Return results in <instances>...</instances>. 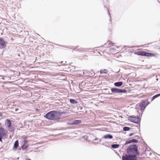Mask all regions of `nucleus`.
I'll use <instances>...</instances> for the list:
<instances>
[{
    "label": "nucleus",
    "mask_w": 160,
    "mask_h": 160,
    "mask_svg": "<svg viewBox=\"0 0 160 160\" xmlns=\"http://www.w3.org/2000/svg\"><path fill=\"white\" fill-rule=\"evenodd\" d=\"M26 140H24V142L25 143H26Z\"/></svg>",
    "instance_id": "nucleus-29"
},
{
    "label": "nucleus",
    "mask_w": 160,
    "mask_h": 160,
    "mask_svg": "<svg viewBox=\"0 0 160 160\" xmlns=\"http://www.w3.org/2000/svg\"><path fill=\"white\" fill-rule=\"evenodd\" d=\"M7 132V131L3 128H0V142H2V138L6 136Z\"/></svg>",
    "instance_id": "nucleus-4"
},
{
    "label": "nucleus",
    "mask_w": 160,
    "mask_h": 160,
    "mask_svg": "<svg viewBox=\"0 0 160 160\" xmlns=\"http://www.w3.org/2000/svg\"><path fill=\"white\" fill-rule=\"evenodd\" d=\"M127 152L129 154H136L138 155L139 154V153L138 152L136 145H130L127 149Z\"/></svg>",
    "instance_id": "nucleus-2"
},
{
    "label": "nucleus",
    "mask_w": 160,
    "mask_h": 160,
    "mask_svg": "<svg viewBox=\"0 0 160 160\" xmlns=\"http://www.w3.org/2000/svg\"><path fill=\"white\" fill-rule=\"evenodd\" d=\"M25 160H30L29 159L27 158V159H26Z\"/></svg>",
    "instance_id": "nucleus-28"
},
{
    "label": "nucleus",
    "mask_w": 160,
    "mask_h": 160,
    "mask_svg": "<svg viewBox=\"0 0 160 160\" xmlns=\"http://www.w3.org/2000/svg\"><path fill=\"white\" fill-rule=\"evenodd\" d=\"M149 104V103L148 102L147 100L143 101L139 105L138 108H140L142 111H144L145 108Z\"/></svg>",
    "instance_id": "nucleus-3"
},
{
    "label": "nucleus",
    "mask_w": 160,
    "mask_h": 160,
    "mask_svg": "<svg viewBox=\"0 0 160 160\" xmlns=\"http://www.w3.org/2000/svg\"><path fill=\"white\" fill-rule=\"evenodd\" d=\"M127 92V91L124 89H120L119 90V93H126Z\"/></svg>",
    "instance_id": "nucleus-20"
},
{
    "label": "nucleus",
    "mask_w": 160,
    "mask_h": 160,
    "mask_svg": "<svg viewBox=\"0 0 160 160\" xmlns=\"http://www.w3.org/2000/svg\"><path fill=\"white\" fill-rule=\"evenodd\" d=\"M136 54L138 55H141V51H138L137 52H136Z\"/></svg>",
    "instance_id": "nucleus-22"
},
{
    "label": "nucleus",
    "mask_w": 160,
    "mask_h": 160,
    "mask_svg": "<svg viewBox=\"0 0 160 160\" xmlns=\"http://www.w3.org/2000/svg\"><path fill=\"white\" fill-rule=\"evenodd\" d=\"M108 12H109V11L108 10ZM108 13L109 14V12H108Z\"/></svg>",
    "instance_id": "nucleus-30"
},
{
    "label": "nucleus",
    "mask_w": 160,
    "mask_h": 160,
    "mask_svg": "<svg viewBox=\"0 0 160 160\" xmlns=\"http://www.w3.org/2000/svg\"><path fill=\"white\" fill-rule=\"evenodd\" d=\"M103 138L106 139H112L113 138V136L111 135L108 134L104 135Z\"/></svg>",
    "instance_id": "nucleus-10"
},
{
    "label": "nucleus",
    "mask_w": 160,
    "mask_h": 160,
    "mask_svg": "<svg viewBox=\"0 0 160 160\" xmlns=\"http://www.w3.org/2000/svg\"><path fill=\"white\" fill-rule=\"evenodd\" d=\"M128 120L131 122L136 123H138L140 122L139 118L136 117L130 116L128 118Z\"/></svg>",
    "instance_id": "nucleus-5"
},
{
    "label": "nucleus",
    "mask_w": 160,
    "mask_h": 160,
    "mask_svg": "<svg viewBox=\"0 0 160 160\" xmlns=\"http://www.w3.org/2000/svg\"><path fill=\"white\" fill-rule=\"evenodd\" d=\"M0 77L1 78H0L1 79H4V78L3 77H2V76H0Z\"/></svg>",
    "instance_id": "nucleus-26"
},
{
    "label": "nucleus",
    "mask_w": 160,
    "mask_h": 160,
    "mask_svg": "<svg viewBox=\"0 0 160 160\" xmlns=\"http://www.w3.org/2000/svg\"><path fill=\"white\" fill-rule=\"evenodd\" d=\"M114 85L115 86L119 87L121 86L122 85V82H115Z\"/></svg>",
    "instance_id": "nucleus-13"
},
{
    "label": "nucleus",
    "mask_w": 160,
    "mask_h": 160,
    "mask_svg": "<svg viewBox=\"0 0 160 160\" xmlns=\"http://www.w3.org/2000/svg\"><path fill=\"white\" fill-rule=\"evenodd\" d=\"M70 102L72 104L77 103H78V102L76 100L73 99H70Z\"/></svg>",
    "instance_id": "nucleus-16"
},
{
    "label": "nucleus",
    "mask_w": 160,
    "mask_h": 160,
    "mask_svg": "<svg viewBox=\"0 0 160 160\" xmlns=\"http://www.w3.org/2000/svg\"><path fill=\"white\" fill-rule=\"evenodd\" d=\"M133 133H130V134H129V136H132V135H133Z\"/></svg>",
    "instance_id": "nucleus-27"
},
{
    "label": "nucleus",
    "mask_w": 160,
    "mask_h": 160,
    "mask_svg": "<svg viewBox=\"0 0 160 160\" xmlns=\"http://www.w3.org/2000/svg\"><path fill=\"white\" fill-rule=\"evenodd\" d=\"M107 72V69H102L100 71V72L101 74L106 73Z\"/></svg>",
    "instance_id": "nucleus-17"
},
{
    "label": "nucleus",
    "mask_w": 160,
    "mask_h": 160,
    "mask_svg": "<svg viewBox=\"0 0 160 160\" xmlns=\"http://www.w3.org/2000/svg\"><path fill=\"white\" fill-rule=\"evenodd\" d=\"M130 140L131 143H132V142H138V140H136L135 139H132Z\"/></svg>",
    "instance_id": "nucleus-21"
},
{
    "label": "nucleus",
    "mask_w": 160,
    "mask_h": 160,
    "mask_svg": "<svg viewBox=\"0 0 160 160\" xmlns=\"http://www.w3.org/2000/svg\"><path fill=\"white\" fill-rule=\"evenodd\" d=\"M6 42L2 38H0V48H4L6 46Z\"/></svg>",
    "instance_id": "nucleus-8"
},
{
    "label": "nucleus",
    "mask_w": 160,
    "mask_h": 160,
    "mask_svg": "<svg viewBox=\"0 0 160 160\" xmlns=\"http://www.w3.org/2000/svg\"><path fill=\"white\" fill-rule=\"evenodd\" d=\"M120 89L116 88H112L111 89V91L113 92H115L116 93H119Z\"/></svg>",
    "instance_id": "nucleus-12"
},
{
    "label": "nucleus",
    "mask_w": 160,
    "mask_h": 160,
    "mask_svg": "<svg viewBox=\"0 0 160 160\" xmlns=\"http://www.w3.org/2000/svg\"><path fill=\"white\" fill-rule=\"evenodd\" d=\"M156 98H157L155 95H154V96H153L152 97V101H153V100H154Z\"/></svg>",
    "instance_id": "nucleus-24"
},
{
    "label": "nucleus",
    "mask_w": 160,
    "mask_h": 160,
    "mask_svg": "<svg viewBox=\"0 0 160 160\" xmlns=\"http://www.w3.org/2000/svg\"><path fill=\"white\" fill-rule=\"evenodd\" d=\"M111 147L113 148H116L119 147V145L118 144H114L112 145Z\"/></svg>",
    "instance_id": "nucleus-18"
},
{
    "label": "nucleus",
    "mask_w": 160,
    "mask_h": 160,
    "mask_svg": "<svg viewBox=\"0 0 160 160\" xmlns=\"http://www.w3.org/2000/svg\"><path fill=\"white\" fill-rule=\"evenodd\" d=\"M5 126L8 128V127H10L11 125V122L9 120L7 119L5 121Z\"/></svg>",
    "instance_id": "nucleus-9"
},
{
    "label": "nucleus",
    "mask_w": 160,
    "mask_h": 160,
    "mask_svg": "<svg viewBox=\"0 0 160 160\" xmlns=\"http://www.w3.org/2000/svg\"><path fill=\"white\" fill-rule=\"evenodd\" d=\"M130 143H131V142L130 140L129 141H126L124 145H125L127 144H128Z\"/></svg>",
    "instance_id": "nucleus-23"
},
{
    "label": "nucleus",
    "mask_w": 160,
    "mask_h": 160,
    "mask_svg": "<svg viewBox=\"0 0 160 160\" xmlns=\"http://www.w3.org/2000/svg\"><path fill=\"white\" fill-rule=\"evenodd\" d=\"M81 121L80 120H75L72 121V124L74 125H77L81 123Z\"/></svg>",
    "instance_id": "nucleus-11"
},
{
    "label": "nucleus",
    "mask_w": 160,
    "mask_h": 160,
    "mask_svg": "<svg viewBox=\"0 0 160 160\" xmlns=\"http://www.w3.org/2000/svg\"><path fill=\"white\" fill-rule=\"evenodd\" d=\"M130 129V128L129 127H125L123 128V130L124 131H128Z\"/></svg>",
    "instance_id": "nucleus-19"
},
{
    "label": "nucleus",
    "mask_w": 160,
    "mask_h": 160,
    "mask_svg": "<svg viewBox=\"0 0 160 160\" xmlns=\"http://www.w3.org/2000/svg\"><path fill=\"white\" fill-rule=\"evenodd\" d=\"M155 96L156 97V98H157L158 97L160 96V94H158L157 95H155Z\"/></svg>",
    "instance_id": "nucleus-25"
},
{
    "label": "nucleus",
    "mask_w": 160,
    "mask_h": 160,
    "mask_svg": "<svg viewBox=\"0 0 160 160\" xmlns=\"http://www.w3.org/2000/svg\"><path fill=\"white\" fill-rule=\"evenodd\" d=\"M141 56H150V57H153L155 56V54L154 53H147L145 52L144 51H141Z\"/></svg>",
    "instance_id": "nucleus-7"
},
{
    "label": "nucleus",
    "mask_w": 160,
    "mask_h": 160,
    "mask_svg": "<svg viewBox=\"0 0 160 160\" xmlns=\"http://www.w3.org/2000/svg\"><path fill=\"white\" fill-rule=\"evenodd\" d=\"M122 160H137L136 156L135 155L127 156H122Z\"/></svg>",
    "instance_id": "nucleus-6"
},
{
    "label": "nucleus",
    "mask_w": 160,
    "mask_h": 160,
    "mask_svg": "<svg viewBox=\"0 0 160 160\" xmlns=\"http://www.w3.org/2000/svg\"><path fill=\"white\" fill-rule=\"evenodd\" d=\"M8 131L10 132H12L14 130V128L12 126H10V127H8Z\"/></svg>",
    "instance_id": "nucleus-14"
},
{
    "label": "nucleus",
    "mask_w": 160,
    "mask_h": 160,
    "mask_svg": "<svg viewBox=\"0 0 160 160\" xmlns=\"http://www.w3.org/2000/svg\"><path fill=\"white\" fill-rule=\"evenodd\" d=\"M62 112L55 111H51L44 116V117L48 119L58 121L60 119Z\"/></svg>",
    "instance_id": "nucleus-1"
},
{
    "label": "nucleus",
    "mask_w": 160,
    "mask_h": 160,
    "mask_svg": "<svg viewBox=\"0 0 160 160\" xmlns=\"http://www.w3.org/2000/svg\"><path fill=\"white\" fill-rule=\"evenodd\" d=\"M18 140L16 141L15 142L14 144V147L15 148H18Z\"/></svg>",
    "instance_id": "nucleus-15"
}]
</instances>
